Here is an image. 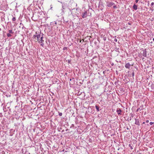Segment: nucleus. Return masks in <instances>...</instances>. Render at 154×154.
I'll return each instance as SVG.
<instances>
[{
	"mask_svg": "<svg viewBox=\"0 0 154 154\" xmlns=\"http://www.w3.org/2000/svg\"><path fill=\"white\" fill-rule=\"evenodd\" d=\"M149 122V121L148 120H146V123H148Z\"/></svg>",
	"mask_w": 154,
	"mask_h": 154,
	"instance_id": "2f4dec72",
	"label": "nucleus"
},
{
	"mask_svg": "<svg viewBox=\"0 0 154 154\" xmlns=\"http://www.w3.org/2000/svg\"><path fill=\"white\" fill-rule=\"evenodd\" d=\"M72 126L73 127H74V124H72Z\"/></svg>",
	"mask_w": 154,
	"mask_h": 154,
	"instance_id": "72a5a7b5",
	"label": "nucleus"
},
{
	"mask_svg": "<svg viewBox=\"0 0 154 154\" xmlns=\"http://www.w3.org/2000/svg\"><path fill=\"white\" fill-rule=\"evenodd\" d=\"M104 41H105L106 40V39H104Z\"/></svg>",
	"mask_w": 154,
	"mask_h": 154,
	"instance_id": "49530a36",
	"label": "nucleus"
},
{
	"mask_svg": "<svg viewBox=\"0 0 154 154\" xmlns=\"http://www.w3.org/2000/svg\"><path fill=\"white\" fill-rule=\"evenodd\" d=\"M118 49H117V48H116V51H117V50H118Z\"/></svg>",
	"mask_w": 154,
	"mask_h": 154,
	"instance_id": "4c0bfd02",
	"label": "nucleus"
},
{
	"mask_svg": "<svg viewBox=\"0 0 154 154\" xmlns=\"http://www.w3.org/2000/svg\"><path fill=\"white\" fill-rule=\"evenodd\" d=\"M71 60H68L67 61L68 63H71Z\"/></svg>",
	"mask_w": 154,
	"mask_h": 154,
	"instance_id": "b1692460",
	"label": "nucleus"
},
{
	"mask_svg": "<svg viewBox=\"0 0 154 154\" xmlns=\"http://www.w3.org/2000/svg\"><path fill=\"white\" fill-rule=\"evenodd\" d=\"M114 5V3H109L108 5L107 6L109 7H111L112 6Z\"/></svg>",
	"mask_w": 154,
	"mask_h": 154,
	"instance_id": "9d476101",
	"label": "nucleus"
},
{
	"mask_svg": "<svg viewBox=\"0 0 154 154\" xmlns=\"http://www.w3.org/2000/svg\"><path fill=\"white\" fill-rule=\"evenodd\" d=\"M131 66V65L129 63H126L125 65V67L126 68L129 69Z\"/></svg>",
	"mask_w": 154,
	"mask_h": 154,
	"instance_id": "1a4fd4ad",
	"label": "nucleus"
},
{
	"mask_svg": "<svg viewBox=\"0 0 154 154\" xmlns=\"http://www.w3.org/2000/svg\"><path fill=\"white\" fill-rule=\"evenodd\" d=\"M86 39H76V40H75V41H77L78 44L79 45H81L80 44L81 43L82 44L83 42H88V39H87V40H86Z\"/></svg>",
	"mask_w": 154,
	"mask_h": 154,
	"instance_id": "7ed1b4c3",
	"label": "nucleus"
},
{
	"mask_svg": "<svg viewBox=\"0 0 154 154\" xmlns=\"http://www.w3.org/2000/svg\"><path fill=\"white\" fill-rule=\"evenodd\" d=\"M145 123V122H143V124H144Z\"/></svg>",
	"mask_w": 154,
	"mask_h": 154,
	"instance_id": "58836bf2",
	"label": "nucleus"
},
{
	"mask_svg": "<svg viewBox=\"0 0 154 154\" xmlns=\"http://www.w3.org/2000/svg\"><path fill=\"white\" fill-rule=\"evenodd\" d=\"M95 107L97 109V111H99V106H97V105H96L95 106Z\"/></svg>",
	"mask_w": 154,
	"mask_h": 154,
	"instance_id": "4468645a",
	"label": "nucleus"
},
{
	"mask_svg": "<svg viewBox=\"0 0 154 154\" xmlns=\"http://www.w3.org/2000/svg\"><path fill=\"white\" fill-rule=\"evenodd\" d=\"M131 119H130V120H131Z\"/></svg>",
	"mask_w": 154,
	"mask_h": 154,
	"instance_id": "8fccbe9b",
	"label": "nucleus"
},
{
	"mask_svg": "<svg viewBox=\"0 0 154 154\" xmlns=\"http://www.w3.org/2000/svg\"><path fill=\"white\" fill-rule=\"evenodd\" d=\"M62 8H63V9H62V11L63 12L64 11V10H63L65 9V6L63 5L62 6Z\"/></svg>",
	"mask_w": 154,
	"mask_h": 154,
	"instance_id": "aec40b11",
	"label": "nucleus"
},
{
	"mask_svg": "<svg viewBox=\"0 0 154 154\" xmlns=\"http://www.w3.org/2000/svg\"><path fill=\"white\" fill-rule=\"evenodd\" d=\"M8 33H10L11 34H13L14 33V32L12 30H8Z\"/></svg>",
	"mask_w": 154,
	"mask_h": 154,
	"instance_id": "ddd939ff",
	"label": "nucleus"
},
{
	"mask_svg": "<svg viewBox=\"0 0 154 154\" xmlns=\"http://www.w3.org/2000/svg\"><path fill=\"white\" fill-rule=\"evenodd\" d=\"M122 41H121V40L120 39L119 41H118V42L119 44H121V42Z\"/></svg>",
	"mask_w": 154,
	"mask_h": 154,
	"instance_id": "5701e85b",
	"label": "nucleus"
},
{
	"mask_svg": "<svg viewBox=\"0 0 154 154\" xmlns=\"http://www.w3.org/2000/svg\"><path fill=\"white\" fill-rule=\"evenodd\" d=\"M129 146L130 147V148L131 149H133L132 146L130 144L129 145Z\"/></svg>",
	"mask_w": 154,
	"mask_h": 154,
	"instance_id": "393cba45",
	"label": "nucleus"
},
{
	"mask_svg": "<svg viewBox=\"0 0 154 154\" xmlns=\"http://www.w3.org/2000/svg\"><path fill=\"white\" fill-rule=\"evenodd\" d=\"M7 35L8 37H11L12 36L11 34L10 33H9L8 32H7Z\"/></svg>",
	"mask_w": 154,
	"mask_h": 154,
	"instance_id": "dca6fc26",
	"label": "nucleus"
},
{
	"mask_svg": "<svg viewBox=\"0 0 154 154\" xmlns=\"http://www.w3.org/2000/svg\"><path fill=\"white\" fill-rule=\"evenodd\" d=\"M68 130V129H66V131H67Z\"/></svg>",
	"mask_w": 154,
	"mask_h": 154,
	"instance_id": "79ce46f5",
	"label": "nucleus"
},
{
	"mask_svg": "<svg viewBox=\"0 0 154 154\" xmlns=\"http://www.w3.org/2000/svg\"><path fill=\"white\" fill-rule=\"evenodd\" d=\"M118 51L119 53V51Z\"/></svg>",
	"mask_w": 154,
	"mask_h": 154,
	"instance_id": "09e8293b",
	"label": "nucleus"
},
{
	"mask_svg": "<svg viewBox=\"0 0 154 154\" xmlns=\"http://www.w3.org/2000/svg\"><path fill=\"white\" fill-rule=\"evenodd\" d=\"M149 42H150V43H151V44L152 43V41H149Z\"/></svg>",
	"mask_w": 154,
	"mask_h": 154,
	"instance_id": "f704fd0d",
	"label": "nucleus"
},
{
	"mask_svg": "<svg viewBox=\"0 0 154 154\" xmlns=\"http://www.w3.org/2000/svg\"><path fill=\"white\" fill-rule=\"evenodd\" d=\"M45 41L44 40V43L45 44Z\"/></svg>",
	"mask_w": 154,
	"mask_h": 154,
	"instance_id": "ea45409f",
	"label": "nucleus"
},
{
	"mask_svg": "<svg viewBox=\"0 0 154 154\" xmlns=\"http://www.w3.org/2000/svg\"><path fill=\"white\" fill-rule=\"evenodd\" d=\"M153 10H154V9H153V8H150L149 11H151V12H152V11H153Z\"/></svg>",
	"mask_w": 154,
	"mask_h": 154,
	"instance_id": "a211bd4d",
	"label": "nucleus"
},
{
	"mask_svg": "<svg viewBox=\"0 0 154 154\" xmlns=\"http://www.w3.org/2000/svg\"><path fill=\"white\" fill-rule=\"evenodd\" d=\"M116 112H117L118 114L119 115H121L122 114V110L119 108H118L117 109Z\"/></svg>",
	"mask_w": 154,
	"mask_h": 154,
	"instance_id": "39448f33",
	"label": "nucleus"
},
{
	"mask_svg": "<svg viewBox=\"0 0 154 154\" xmlns=\"http://www.w3.org/2000/svg\"><path fill=\"white\" fill-rule=\"evenodd\" d=\"M138 154H141V153H139Z\"/></svg>",
	"mask_w": 154,
	"mask_h": 154,
	"instance_id": "a18cd8bd",
	"label": "nucleus"
},
{
	"mask_svg": "<svg viewBox=\"0 0 154 154\" xmlns=\"http://www.w3.org/2000/svg\"><path fill=\"white\" fill-rule=\"evenodd\" d=\"M134 114L133 113H131L130 114V118L131 117V118H133L134 116Z\"/></svg>",
	"mask_w": 154,
	"mask_h": 154,
	"instance_id": "f3484780",
	"label": "nucleus"
},
{
	"mask_svg": "<svg viewBox=\"0 0 154 154\" xmlns=\"http://www.w3.org/2000/svg\"><path fill=\"white\" fill-rule=\"evenodd\" d=\"M149 124L151 125H152L153 124H154V122H151L149 123Z\"/></svg>",
	"mask_w": 154,
	"mask_h": 154,
	"instance_id": "bb28decb",
	"label": "nucleus"
},
{
	"mask_svg": "<svg viewBox=\"0 0 154 154\" xmlns=\"http://www.w3.org/2000/svg\"><path fill=\"white\" fill-rule=\"evenodd\" d=\"M67 48L66 47H64L63 48V50H67Z\"/></svg>",
	"mask_w": 154,
	"mask_h": 154,
	"instance_id": "412c9836",
	"label": "nucleus"
},
{
	"mask_svg": "<svg viewBox=\"0 0 154 154\" xmlns=\"http://www.w3.org/2000/svg\"><path fill=\"white\" fill-rule=\"evenodd\" d=\"M143 108V105H142L140 106V107L138 108L136 110V112H138V110L140 109V110H142Z\"/></svg>",
	"mask_w": 154,
	"mask_h": 154,
	"instance_id": "9b49d317",
	"label": "nucleus"
},
{
	"mask_svg": "<svg viewBox=\"0 0 154 154\" xmlns=\"http://www.w3.org/2000/svg\"><path fill=\"white\" fill-rule=\"evenodd\" d=\"M87 16V12L85 11L82 13V17L83 18H85Z\"/></svg>",
	"mask_w": 154,
	"mask_h": 154,
	"instance_id": "0eeeda50",
	"label": "nucleus"
},
{
	"mask_svg": "<svg viewBox=\"0 0 154 154\" xmlns=\"http://www.w3.org/2000/svg\"><path fill=\"white\" fill-rule=\"evenodd\" d=\"M114 41L115 42H117V39H114Z\"/></svg>",
	"mask_w": 154,
	"mask_h": 154,
	"instance_id": "c756f323",
	"label": "nucleus"
},
{
	"mask_svg": "<svg viewBox=\"0 0 154 154\" xmlns=\"http://www.w3.org/2000/svg\"><path fill=\"white\" fill-rule=\"evenodd\" d=\"M151 5L152 6L154 5V2H152L151 4Z\"/></svg>",
	"mask_w": 154,
	"mask_h": 154,
	"instance_id": "cd10ccee",
	"label": "nucleus"
},
{
	"mask_svg": "<svg viewBox=\"0 0 154 154\" xmlns=\"http://www.w3.org/2000/svg\"><path fill=\"white\" fill-rule=\"evenodd\" d=\"M131 75H132V76L133 77L134 76V72H133L132 73Z\"/></svg>",
	"mask_w": 154,
	"mask_h": 154,
	"instance_id": "a878e982",
	"label": "nucleus"
},
{
	"mask_svg": "<svg viewBox=\"0 0 154 154\" xmlns=\"http://www.w3.org/2000/svg\"><path fill=\"white\" fill-rule=\"evenodd\" d=\"M62 115V113L61 112H59V115L60 116H61Z\"/></svg>",
	"mask_w": 154,
	"mask_h": 154,
	"instance_id": "4be33fe9",
	"label": "nucleus"
},
{
	"mask_svg": "<svg viewBox=\"0 0 154 154\" xmlns=\"http://www.w3.org/2000/svg\"><path fill=\"white\" fill-rule=\"evenodd\" d=\"M139 1V0H136L135 2L137 3L138 2V1Z\"/></svg>",
	"mask_w": 154,
	"mask_h": 154,
	"instance_id": "7c9ffc66",
	"label": "nucleus"
},
{
	"mask_svg": "<svg viewBox=\"0 0 154 154\" xmlns=\"http://www.w3.org/2000/svg\"><path fill=\"white\" fill-rule=\"evenodd\" d=\"M137 5H136L135 4H134L133 7V8L135 10H136L137 9Z\"/></svg>",
	"mask_w": 154,
	"mask_h": 154,
	"instance_id": "f8f14e48",
	"label": "nucleus"
},
{
	"mask_svg": "<svg viewBox=\"0 0 154 154\" xmlns=\"http://www.w3.org/2000/svg\"><path fill=\"white\" fill-rule=\"evenodd\" d=\"M76 40H75V42L76 43V44H77V41H75Z\"/></svg>",
	"mask_w": 154,
	"mask_h": 154,
	"instance_id": "473e14b6",
	"label": "nucleus"
},
{
	"mask_svg": "<svg viewBox=\"0 0 154 154\" xmlns=\"http://www.w3.org/2000/svg\"><path fill=\"white\" fill-rule=\"evenodd\" d=\"M45 39V42L48 45H50V42L49 41V39H48V42H47V39Z\"/></svg>",
	"mask_w": 154,
	"mask_h": 154,
	"instance_id": "2eb2a0df",
	"label": "nucleus"
},
{
	"mask_svg": "<svg viewBox=\"0 0 154 154\" xmlns=\"http://www.w3.org/2000/svg\"><path fill=\"white\" fill-rule=\"evenodd\" d=\"M71 80H72L71 79H69V81H71Z\"/></svg>",
	"mask_w": 154,
	"mask_h": 154,
	"instance_id": "a19ab883",
	"label": "nucleus"
},
{
	"mask_svg": "<svg viewBox=\"0 0 154 154\" xmlns=\"http://www.w3.org/2000/svg\"><path fill=\"white\" fill-rule=\"evenodd\" d=\"M135 119V124L136 125H140V121H139V119Z\"/></svg>",
	"mask_w": 154,
	"mask_h": 154,
	"instance_id": "423d86ee",
	"label": "nucleus"
},
{
	"mask_svg": "<svg viewBox=\"0 0 154 154\" xmlns=\"http://www.w3.org/2000/svg\"><path fill=\"white\" fill-rule=\"evenodd\" d=\"M142 55L144 57H146V49H145L143 50Z\"/></svg>",
	"mask_w": 154,
	"mask_h": 154,
	"instance_id": "6e6552de",
	"label": "nucleus"
},
{
	"mask_svg": "<svg viewBox=\"0 0 154 154\" xmlns=\"http://www.w3.org/2000/svg\"><path fill=\"white\" fill-rule=\"evenodd\" d=\"M153 42H154V39H153Z\"/></svg>",
	"mask_w": 154,
	"mask_h": 154,
	"instance_id": "de8ad7c7",
	"label": "nucleus"
},
{
	"mask_svg": "<svg viewBox=\"0 0 154 154\" xmlns=\"http://www.w3.org/2000/svg\"><path fill=\"white\" fill-rule=\"evenodd\" d=\"M16 20V18L15 17H13L12 19V20L13 21H15Z\"/></svg>",
	"mask_w": 154,
	"mask_h": 154,
	"instance_id": "6ab92c4d",
	"label": "nucleus"
},
{
	"mask_svg": "<svg viewBox=\"0 0 154 154\" xmlns=\"http://www.w3.org/2000/svg\"><path fill=\"white\" fill-rule=\"evenodd\" d=\"M37 41L39 43H41V45L43 46V45L45 44L44 43V40L43 39H36Z\"/></svg>",
	"mask_w": 154,
	"mask_h": 154,
	"instance_id": "20e7f679",
	"label": "nucleus"
},
{
	"mask_svg": "<svg viewBox=\"0 0 154 154\" xmlns=\"http://www.w3.org/2000/svg\"><path fill=\"white\" fill-rule=\"evenodd\" d=\"M18 41L17 40V41H16V42H17V43L18 42Z\"/></svg>",
	"mask_w": 154,
	"mask_h": 154,
	"instance_id": "37998d69",
	"label": "nucleus"
},
{
	"mask_svg": "<svg viewBox=\"0 0 154 154\" xmlns=\"http://www.w3.org/2000/svg\"><path fill=\"white\" fill-rule=\"evenodd\" d=\"M111 65H112V66L113 65V64L112 63Z\"/></svg>",
	"mask_w": 154,
	"mask_h": 154,
	"instance_id": "c03bdc74",
	"label": "nucleus"
},
{
	"mask_svg": "<svg viewBox=\"0 0 154 154\" xmlns=\"http://www.w3.org/2000/svg\"><path fill=\"white\" fill-rule=\"evenodd\" d=\"M113 8H116V6L115 5H113Z\"/></svg>",
	"mask_w": 154,
	"mask_h": 154,
	"instance_id": "c85d7f7f",
	"label": "nucleus"
},
{
	"mask_svg": "<svg viewBox=\"0 0 154 154\" xmlns=\"http://www.w3.org/2000/svg\"><path fill=\"white\" fill-rule=\"evenodd\" d=\"M21 41L22 42V43H23V42L22 39H21Z\"/></svg>",
	"mask_w": 154,
	"mask_h": 154,
	"instance_id": "c9c22d12",
	"label": "nucleus"
},
{
	"mask_svg": "<svg viewBox=\"0 0 154 154\" xmlns=\"http://www.w3.org/2000/svg\"><path fill=\"white\" fill-rule=\"evenodd\" d=\"M88 41H89L91 43H94L97 45L98 42H100L99 39H88Z\"/></svg>",
	"mask_w": 154,
	"mask_h": 154,
	"instance_id": "f03ea898",
	"label": "nucleus"
},
{
	"mask_svg": "<svg viewBox=\"0 0 154 154\" xmlns=\"http://www.w3.org/2000/svg\"><path fill=\"white\" fill-rule=\"evenodd\" d=\"M52 7H51V8H50V9H51V10H52Z\"/></svg>",
	"mask_w": 154,
	"mask_h": 154,
	"instance_id": "e433bc0d",
	"label": "nucleus"
},
{
	"mask_svg": "<svg viewBox=\"0 0 154 154\" xmlns=\"http://www.w3.org/2000/svg\"><path fill=\"white\" fill-rule=\"evenodd\" d=\"M43 34L41 32H38V33L36 32L35 34L33 35V37L35 38L37 37V38H43Z\"/></svg>",
	"mask_w": 154,
	"mask_h": 154,
	"instance_id": "f257e3e1",
	"label": "nucleus"
}]
</instances>
